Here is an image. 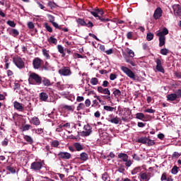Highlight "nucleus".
Wrapping results in <instances>:
<instances>
[{
	"mask_svg": "<svg viewBox=\"0 0 181 181\" xmlns=\"http://www.w3.org/2000/svg\"><path fill=\"white\" fill-rule=\"evenodd\" d=\"M42 54L45 56V57L47 59H50V54H49V51L46 49H42Z\"/></svg>",
	"mask_w": 181,
	"mask_h": 181,
	"instance_id": "37",
	"label": "nucleus"
},
{
	"mask_svg": "<svg viewBox=\"0 0 181 181\" xmlns=\"http://www.w3.org/2000/svg\"><path fill=\"white\" fill-rule=\"evenodd\" d=\"M45 166V160L36 159L35 161L33 162L30 165L31 170L34 172H40L41 169Z\"/></svg>",
	"mask_w": 181,
	"mask_h": 181,
	"instance_id": "1",
	"label": "nucleus"
},
{
	"mask_svg": "<svg viewBox=\"0 0 181 181\" xmlns=\"http://www.w3.org/2000/svg\"><path fill=\"white\" fill-rule=\"evenodd\" d=\"M57 49L58 52L62 54V57H64L66 56V53H64V47H63V46L60 45H57Z\"/></svg>",
	"mask_w": 181,
	"mask_h": 181,
	"instance_id": "26",
	"label": "nucleus"
},
{
	"mask_svg": "<svg viewBox=\"0 0 181 181\" xmlns=\"http://www.w3.org/2000/svg\"><path fill=\"white\" fill-rule=\"evenodd\" d=\"M9 33L11 35V36H13V37H16V36H19V31H18V30L16 29H11Z\"/></svg>",
	"mask_w": 181,
	"mask_h": 181,
	"instance_id": "32",
	"label": "nucleus"
},
{
	"mask_svg": "<svg viewBox=\"0 0 181 181\" xmlns=\"http://www.w3.org/2000/svg\"><path fill=\"white\" fill-rule=\"evenodd\" d=\"M6 170L10 172V173H16V169L12 166H7Z\"/></svg>",
	"mask_w": 181,
	"mask_h": 181,
	"instance_id": "43",
	"label": "nucleus"
},
{
	"mask_svg": "<svg viewBox=\"0 0 181 181\" xmlns=\"http://www.w3.org/2000/svg\"><path fill=\"white\" fill-rule=\"evenodd\" d=\"M136 119L142 120L144 118H145V115H144V113H141V112L136 113Z\"/></svg>",
	"mask_w": 181,
	"mask_h": 181,
	"instance_id": "38",
	"label": "nucleus"
},
{
	"mask_svg": "<svg viewBox=\"0 0 181 181\" xmlns=\"http://www.w3.org/2000/svg\"><path fill=\"white\" fill-rule=\"evenodd\" d=\"M122 112L124 113L121 115L122 121L127 122V121H128V117L131 115V110L129 108H124Z\"/></svg>",
	"mask_w": 181,
	"mask_h": 181,
	"instance_id": "13",
	"label": "nucleus"
},
{
	"mask_svg": "<svg viewBox=\"0 0 181 181\" xmlns=\"http://www.w3.org/2000/svg\"><path fill=\"white\" fill-rule=\"evenodd\" d=\"M112 91L115 98H118V97L121 96V90H119V89L113 88Z\"/></svg>",
	"mask_w": 181,
	"mask_h": 181,
	"instance_id": "30",
	"label": "nucleus"
},
{
	"mask_svg": "<svg viewBox=\"0 0 181 181\" xmlns=\"http://www.w3.org/2000/svg\"><path fill=\"white\" fill-rule=\"evenodd\" d=\"M107 121H109V122H112V124H121V119L118 117L108 119Z\"/></svg>",
	"mask_w": 181,
	"mask_h": 181,
	"instance_id": "21",
	"label": "nucleus"
},
{
	"mask_svg": "<svg viewBox=\"0 0 181 181\" xmlns=\"http://www.w3.org/2000/svg\"><path fill=\"white\" fill-rule=\"evenodd\" d=\"M142 172V168L136 167L134 170H132V175H136L137 173H141Z\"/></svg>",
	"mask_w": 181,
	"mask_h": 181,
	"instance_id": "28",
	"label": "nucleus"
},
{
	"mask_svg": "<svg viewBox=\"0 0 181 181\" xmlns=\"http://www.w3.org/2000/svg\"><path fill=\"white\" fill-rule=\"evenodd\" d=\"M78 23H79V25H81V26H86V25H87V23H86V21H84V20L81 19V18H78L77 21Z\"/></svg>",
	"mask_w": 181,
	"mask_h": 181,
	"instance_id": "49",
	"label": "nucleus"
},
{
	"mask_svg": "<svg viewBox=\"0 0 181 181\" xmlns=\"http://www.w3.org/2000/svg\"><path fill=\"white\" fill-rule=\"evenodd\" d=\"M13 105H14V108L16 110H17V111H20L22 112L23 111V110H25V108L23 107V105H22V103L18 102V101H15L13 103Z\"/></svg>",
	"mask_w": 181,
	"mask_h": 181,
	"instance_id": "17",
	"label": "nucleus"
},
{
	"mask_svg": "<svg viewBox=\"0 0 181 181\" xmlns=\"http://www.w3.org/2000/svg\"><path fill=\"white\" fill-rule=\"evenodd\" d=\"M162 15H163V11L162 10V8L158 7L154 11L153 18L155 19V21H158V19H160V18H162Z\"/></svg>",
	"mask_w": 181,
	"mask_h": 181,
	"instance_id": "11",
	"label": "nucleus"
},
{
	"mask_svg": "<svg viewBox=\"0 0 181 181\" xmlns=\"http://www.w3.org/2000/svg\"><path fill=\"white\" fill-rule=\"evenodd\" d=\"M121 70L124 71L129 77V78H132V80H135V74L128 67L122 66H121Z\"/></svg>",
	"mask_w": 181,
	"mask_h": 181,
	"instance_id": "9",
	"label": "nucleus"
},
{
	"mask_svg": "<svg viewBox=\"0 0 181 181\" xmlns=\"http://www.w3.org/2000/svg\"><path fill=\"white\" fill-rule=\"evenodd\" d=\"M168 33H169V30H168V28H164L162 31L156 34V36H160V35H161V36H166V35H168Z\"/></svg>",
	"mask_w": 181,
	"mask_h": 181,
	"instance_id": "27",
	"label": "nucleus"
},
{
	"mask_svg": "<svg viewBox=\"0 0 181 181\" xmlns=\"http://www.w3.org/2000/svg\"><path fill=\"white\" fill-rule=\"evenodd\" d=\"M42 84L45 86V87H49L50 86H52V83H50V80L44 78L42 80Z\"/></svg>",
	"mask_w": 181,
	"mask_h": 181,
	"instance_id": "31",
	"label": "nucleus"
},
{
	"mask_svg": "<svg viewBox=\"0 0 181 181\" xmlns=\"http://www.w3.org/2000/svg\"><path fill=\"white\" fill-rule=\"evenodd\" d=\"M177 169H179V168H177V166L175 165V166L172 168V170H171V173H172L173 175H177V172H178Z\"/></svg>",
	"mask_w": 181,
	"mask_h": 181,
	"instance_id": "46",
	"label": "nucleus"
},
{
	"mask_svg": "<svg viewBox=\"0 0 181 181\" xmlns=\"http://www.w3.org/2000/svg\"><path fill=\"white\" fill-rule=\"evenodd\" d=\"M117 170L119 172V173H124V172H125V167L124 165H121L119 167Z\"/></svg>",
	"mask_w": 181,
	"mask_h": 181,
	"instance_id": "52",
	"label": "nucleus"
},
{
	"mask_svg": "<svg viewBox=\"0 0 181 181\" xmlns=\"http://www.w3.org/2000/svg\"><path fill=\"white\" fill-rule=\"evenodd\" d=\"M102 179L104 181H110V175H108V173H105L104 174H103L102 175Z\"/></svg>",
	"mask_w": 181,
	"mask_h": 181,
	"instance_id": "41",
	"label": "nucleus"
},
{
	"mask_svg": "<svg viewBox=\"0 0 181 181\" xmlns=\"http://www.w3.org/2000/svg\"><path fill=\"white\" fill-rule=\"evenodd\" d=\"M90 84H92V86H97V84H98V78H92L90 79Z\"/></svg>",
	"mask_w": 181,
	"mask_h": 181,
	"instance_id": "40",
	"label": "nucleus"
},
{
	"mask_svg": "<svg viewBox=\"0 0 181 181\" xmlns=\"http://www.w3.org/2000/svg\"><path fill=\"white\" fill-rule=\"evenodd\" d=\"M151 173L148 171H141L139 173V179L141 181H149L151 180Z\"/></svg>",
	"mask_w": 181,
	"mask_h": 181,
	"instance_id": "8",
	"label": "nucleus"
},
{
	"mask_svg": "<svg viewBox=\"0 0 181 181\" xmlns=\"http://www.w3.org/2000/svg\"><path fill=\"white\" fill-rule=\"evenodd\" d=\"M80 160H83V162H86V160H88V154L87 153H81L80 154Z\"/></svg>",
	"mask_w": 181,
	"mask_h": 181,
	"instance_id": "25",
	"label": "nucleus"
},
{
	"mask_svg": "<svg viewBox=\"0 0 181 181\" xmlns=\"http://www.w3.org/2000/svg\"><path fill=\"white\" fill-rule=\"evenodd\" d=\"M117 158L121 159L123 162H125V166L127 168H130L132 165V160L128 159V154L120 153L118 154Z\"/></svg>",
	"mask_w": 181,
	"mask_h": 181,
	"instance_id": "5",
	"label": "nucleus"
},
{
	"mask_svg": "<svg viewBox=\"0 0 181 181\" xmlns=\"http://www.w3.org/2000/svg\"><path fill=\"white\" fill-rule=\"evenodd\" d=\"M7 25H8V26H11V28H15V26H16V23H15V22L12 21H8Z\"/></svg>",
	"mask_w": 181,
	"mask_h": 181,
	"instance_id": "51",
	"label": "nucleus"
},
{
	"mask_svg": "<svg viewBox=\"0 0 181 181\" xmlns=\"http://www.w3.org/2000/svg\"><path fill=\"white\" fill-rule=\"evenodd\" d=\"M58 156H59V159H64V160H69V159L71 158V154L70 153H67V152L60 151L58 153Z\"/></svg>",
	"mask_w": 181,
	"mask_h": 181,
	"instance_id": "14",
	"label": "nucleus"
},
{
	"mask_svg": "<svg viewBox=\"0 0 181 181\" xmlns=\"http://www.w3.org/2000/svg\"><path fill=\"white\" fill-rule=\"evenodd\" d=\"M23 138L24 141L28 142V144H29L30 145H32V144H33V138H32V136L26 134H23Z\"/></svg>",
	"mask_w": 181,
	"mask_h": 181,
	"instance_id": "19",
	"label": "nucleus"
},
{
	"mask_svg": "<svg viewBox=\"0 0 181 181\" xmlns=\"http://www.w3.org/2000/svg\"><path fill=\"white\" fill-rule=\"evenodd\" d=\"M47 42L52 45H57V39L54 38L53 36L48 38Z\"/></svg>",
	"mask_w": 181,
	"mask_h": 181,
	"instance_id": "33",
	"label": "nucleus"
},
{
	"mask_svg": "<svg viewBox=\"0 0 181 181\" xmlns=\"http://www.w3.org/2000/svg\"><path fill=\"white\" fill-rule=\"evenodd\" d=\"M90 13L95 18H98L99 21H100L101 22H105L106 21L105 18H103V17L99 16V15H101V16L104 15V10L101 8L100 9L98 8H94L92 11H90Z\"/></svg>",
	"mask_w": 181,
	"mask_h": 181,
	"instance_id": "4",
	"label": "nucleus"
},
{
	"mask_svg": "<svg viewBox=\"0 0 181 181\" xmlns=\"http://www.w3.org/2000/svg\"><path fill=\"white\" fill-rule=\"evenodd\" d=\"M86 108V105L84 103H79L77 106V111H81V110H84Z\"/></svg>",
	"mask_w": 181,
	"mask_h": 181,
	"instance_id": "48",
	"label": "nucleus"
},
{
	"mask_svg": "<svg viewBox=\"0 0 181 181\" xmlns=\"http://www.w3.org/2000/svg\"><path fill=\"white\" fill-rule=\"evenodd\" d=\"M28 83L33 85L42 84V77L36 73H31L28 78Z\"/></svg>",
	"mask_w": 181,
	"mask_h": 181,
	"instance_id": "2",
	"label": "nucleus"
},
{
	"mask_svg": "<svg viewBox=\"0 0 181 181\" xmlns=\"http://www.w3.org/2000/svg\"><path fill=\"white\" fill-rule=\"evenodd\" d=\"M34 131H35V134H37V135H40V134H43V132H44V130L42 128L34 129Z\"/></svg>",
	"mask_w": 181,
	"mask_h": 181,
	"instance_id": "45",
	"label": "nucleus"
},
{
	"mask_svg": "<svg viewBox=\"0 0 181 181\" xmlns=\"http://www.w3.org/2000/svg\"><path fill=\"white\" fill-rule=\"evenodd\" d=\"M42 64H43V61L39 57L35 58L33 61V66L35 70H39L42 67Z\"/></svg>",
	"mask_w": 181,
	"mask_h": 181,
	"instance_id": "10",
	"label": "nucleus"
},
{
	"mask_svg": "<svg viewBox=\"0 0 181 181\" xmlns=\"http://www.w3.org/2000/svg\"><path fill=\"white\" fill-rule=\"evenodd\" d=\"M50 144L52 148H57V146L60 145V142H59V141L57 140H53L52 141L50 142Z\"/></svg>",
	"mask_w": 181,
	"mask_h": 181,
	"instance_id": "34",
	"label": "nucleus"
},
{
	"mask_svg": "<svg viewBox=\"0 0 181 181\" xmlns=\"http://www.w3.org/2000/svg\"><path fill=\"white\" fill-rule=\"evenodd\" d=\"M103 109L105 110V111H107L109 112H112L115 110V107H112L111 106L105 105V106L103 107Z\"/></svg>",
	"mask_w": 181,
	"mask_h": 181,
	"instance_id": "35",
	"label": "nucleus"
},
{
	"mask_svg": "<svg viewBox=\"0 0 181 181\" xmlns=\"http://www.w3.org/2000/svg\"><path fill=\"white\" fill-rule=\"evenodd\" d=\"M62 131H63V126L59 124L56 129V132H62Z\"/></svg>",
	"mask_w": 181,
	"mask_h": 181,
	"instance_id": "57",
	"label": "nucleus"
},
{
	"mask_svg": "<svg viewBox=\"0 0 181 181\" xmlns=\"http://www.w3.org/2000/svg\"><path fill=\"white\" fill-rule=\"evenodd\" d=\"M74 146L78 151H83V149H84V147H83V145H81L80 143H75Z\"/></svg>",
	"mask_w": 181,
	"mask_h": 181,
	"instance_id": "29",
	"label": "nucleus"
},
{
	"mask_svg": "<svg viewBox=\"0 0 181 181\" xmlns=\"http://www.w3.org/2000/svg\"><path fill=\"white\" fill-rule=\"evenodd\" d=\"M173 9L174 11V14L177 16H181V7L179 4H174L173 6Z\"/></svg>",
	"mask_w": 181,
	"mask_h": 181,
	"instance_id": "16",
	"label": "nucleus"
},
{
	"mask_svg": "<svg viewBox=\"0 0 181 181\" xmlns=\"http://www.w3.org/2000/svg\"><path fill=\"white\" fill-rule=\"evenodd\" d=\"M160 53V54H163V56H168V54L169 53V49L166 48L161 49Z\"/></svg>",
	"mask_w": 181,
	"mask_h": 181,
	"instance_id": "39",
	"label": "nucleus"
},
{
	"mask_svg": "<svg viewBox=\"0 0 181 181\" xmlns=\"http://www.w3.org/2000/svg\"><path fill=\"white\" fill-rule=\"evenodd\" d=\"M83 129L84 130L81 133V136H89V135H91V132H93V130H91V126L86 124Z\"/></svg>",
	"mask_w": 181,
	"mask_h": 181,
	"instance_id": "12",
	"label": "nucleus"
},
{
	"mask_svg": "<svg viewBox=\"0 0 181 181\" xmlns=\"http://www.w3.org/2000/svg\"><path fill=\"white\" fill-rule=\"evenodd\" d=\"M45 28L47 29V32H49L50 33L53 32V28H52L50 25H47V23L45 24Z\"/></svg>",
	"mask_w": 181,
	"mask_h": 181,
	"instance_id": "53",
	"label": "nucleus"
},
{
	"mask_svg": "<svg viewBox=\"0 0 181 181\" xmlns=\"http://www.w3.org/2000/svg\"><path fill=\"white\" fill-rule=\"evenodd\" d=\"M144 112H148V114H153L155 112V110L153 109H146Z\"/></svg>",
	"mask_w": 181,
	"mask_h": 181,
	"instance_id": "59",
	"label": "nucleus"
},
{
	"mask_svg": "<svg viewBox=\"0 0 181 181\" xmlns=\"http://www.w3.org/2000/svg\"><path fill=\"white\" fill-rule=\"evenodd\" d=\"M156 63V70L160 71V73H165V69H163V66H162V61H160L159 59H157Z\"/></svg>",
	"mask_w": 181,
	"mask_h": 181,
	"instance_id": "15",
	"label": "nucleus"
},
{
	"mask_svg": "<svg viewBox=\"0 0 181 181\" xmlns=\"http://www.w3.org/2000/svg\"><path fill=\"white\" fill-rule=\"evenodd\" d=\"M117 78V74H110V80H111L112 81H114V80H115Z\"/></svg>",
	"mask_w": 181,
	"mask_h": 181,
	"instance_id": "54",
	"label": "nucleus"
},
{
	"mask_svg": "<svg viewBox=\"0 0 181 181\" xmlns=\"http://www.w3.org/2000/svg\"><path fill=\"white\" fill-rule=\"evenodd\" d=\"M133 159H134V160H141V158H139V156H137L136 153H134L132 156Z\"/></svg>",
	"mask_w": 181,
	"mask_h": 181,
	"instance_id": "61",
	"label": "nucleus"
},
{
	"mask_svg": "<svg viewBox=\"0 0 181 181\" xmlns=\"http://www.w3.org/2000/svg\"><path fill=\"white\" fill-rule=\"evenodd\" d=\"M30 124H33V125H40V120L37 117H33L31 120L30 121Z\"/></svg>",
	"mask_w": 181,
	"mask_h": 181,
	"instance_id": "20",
	"label": "nucleus"
},
{
	"mask_svg": "<svg viewBox=\"0 0 181 181\" xmlns=\"http://www.w3.org/2000/svg\"><path fill=\"white\" fill-rule=\"evenodd\" d=\"M167 177H166V173H163L162 176H161V178H160V180L161 181H163V180H167Z\"/></svg>",
	"mask_w": 181,
	"mask_h": 181,
	"instance_id": "63",
	"label": "nucleus"
},
{
	"mask_svg": "<svg viewBox=\"0 0 181 181\" xmlns=\"http://www.w3.org/2000/svg\"><path fill=\"white\" fill-rule=\"evenodd\" d=\"M49 98V95H47V93H45V92H42L41 93H40V100H41V101H47V99Z\"/></svg>",
	"mask_w": 181,
	"mask_h": 181,
	"instance_id": "22",
	"label": "nucleus"
},
{
	"mask_svg": "<svg viewBox=\"0 0 181 181\" xmlns=\"http://www.w3.org/2000/svg\"><path fill=\"white\" fill-rule=\"evenodd\" d=\"M58 73L64 77H69L72 74L71 69L69 66H63L58 71Z\"/></svg>",
	"mask_w": 181,
	"mask_h": 181,
	"instance_id": "6",
	"label": "nucleus"
},
{
	"mask_svg": "<svg viewBox=\"0 0 181 181\" xmlns=\"http://www.w3.org/2000/svg\"><path fill=\"white\" fill-rule=\"evenodd\" d=\"M132 35H134V33L128 32L127 34V39H129V40L132 39Z\"/></svg>",
	"mask_w": 181,
	"mask_h": 181,
	"instance_id": "62",
	"label": "nucleus"
},
{
	"mask_svg": "<svg viewBox=\"0 0 181 181\" xmlns=\"http://www.w3.org/2000/svg\"><path fill=\"white\" fill-rule=\"evenodd\" d=\"M64 108L65 110H67L68 111H74V105H65L64 106Z\"/></svg>",
	"mask_w": 181,
	"mask_h": 181,
	"instance_id": "44",
	"label": "nucleus"
},
{
	"mask_svg": "<svg viewBox=\"0 0 181 181\" xmlns=\"http://www.w3.org/2000/svg\"><path fill=\"white\" fill-rule=\"evenodd\" d=\"M97 91L99 92L100 94H105V95L103 96L105 100L111 101V91H110V89L103 88V86H98Z\"/></svg>",
	"mask_w": 181,
	"mask_h": 181,
	"instance_id": "3",
	"label": "nucleus"
},
{
	"mask_svg": "<svg viewBox=\"0 0 181 181\" xmlns=\"http://www.w3.org/2000/svg\"><path fill=\"white\" fill-rule=\"evenodd\" d=\"M180 155H181L180 153L175 151L173 154V158H175V159H177L180 156Z\"/></svg>",
	"mask_w": 181,
	"mask_h": 181,
	"instance_id": "58",
	"label": "nucleus"
},
{
	"mask_svg": "<svg viewBox=\"0 0 181 181\" xmlns=\"http://www.w3.org/2000/svg\"><path fill=\"white\" fill-rule=\"evenodd\" d=\"M146 39L148 42H151V40H153V33H148L146 35Z\"/></svg>",
	"mask_w": 181,
	"mask_h": 181,
	"instance_id": "42",
	"label": "nucleus"
},
{
	"mask_svg": "<svg viewBox=\"0 0 181 181\" xmlns=\"http://www.w3.org/2000/svg\"><path fill=\"white\" fill-rule=\"evenodd\" d=\"M48 6H49L51 9H53V8H56L57 5H56V3L52 1H48Z\"/></svg>",
	"mask_w": 181,
	"mask_h": 181,
	"instance_id": "47",
	"label": "nucleus"
},
{
	"mask_svg": "<svg viewBox=\"0 0 181 181\" xmlns=\"http://www.w3.org/2000/svg\"><path fill=\"white\" fill-rule=\"evenodd\" d=\"M9 143V141L8 139H5L4 141L1 142L2 146H8V144Z\"/></svg>",
	"mask_w": 181,
	"mask_h": 181,
	"instance_id": "55",
	"label": "nucleus"
},
{
	"mask_svg": "<svg viewBox=\"0 0 181 181\" xmlns=\"http://www.w3.org/2000/svg\"><path fill=\"white\" fill-rule=\"evenodd\" d=\"M77 103H81L82 101H84V97L83 96H78L76 98Z\"/></svg>",
	"mask_w": 181,
	"mask_h": 181,
	"instance_id": "60",
	"label": "nucleus"
},
{
	"mask_svg": "<svg viewBox=\"0 0 181 181\" xmlns=\"http://www.w3.org/2000/svg\"><path fill=\"white\" fill-rule=\"evenodd\" d=\"M160 35H157L159 37V47H162V46H165V43H166V37L162 36L161 34H159Z\"/></svg>",
	"mask_w": 181,
	"mask_h": 181,
	"instance_id": "18",
	"label": "nucleus"
},
{
	"mask_svg": "<svg viewBox=\"0 0 181 181\" xmlns=\"http://www.w3.org/2000/svg\"><path fill=\"white\" fill-rule=\"evenodd\" d=\"M174 74L177 77V78H181V72H175Z\"/></svg>",
	"mask_w": 181,
	"mask_h": 181,
	"instance_id": "64",
	"label": "nucleus"
},
{
	"mask_svg": "<svg viewBox=\"0 0 181 181\" xmlns=\"http://www.w3.org/2000/svg\"><path fill=\"white\" fill-rule=\"evenodd\" d=\"M147 141H148V137L142 136V137L139 138L136 140V142H138L139 144H143L144 145H146Z\"/></svg>",
	"mask_w": 181,
	"mask_h": 181,
	"instance_id": "24",
	"label": "nucleus"
},
{
	"mask_svg": "<svg viewBox=\"0 0 181 181\" xmlns=\"http://www.w3.org/2000/svg\"><path fill=\"white\" fill-rule=\"evenodd\" d=\"M13 62L18 69H25V62H23V59H22V58L20 57H14L13 59Z\"/></svg>",
	"mask_w": 181,
	"mask_h": 181,
	"instance_id": "7",
	"label": "nucleus"
},
{
	"mask_svg": "<svg viewBox=\"0 0 181 181\" xmlns=\"http://www.w3.org/2000/svg\"><path fill=\"white\" fill-rule=\"evenodd\" d=\"M30 128H32V126H30V124H25L23 127V132L29 131Z\"/></svg>",
	"mask_w": 181,
	"mask_h": 181,
	"instance_id": "50",
	"label": "nucleus"
},
{
	"mask_svg": "<svg viewBox=\"0 0 181 181\" xmlns=\"http://www.w3.org/2000/svg\"><path fill=\"white\" fill-rule=\"evenodd\" d=\"M53 27L55 28L56 29H62V25H59V24H57V23L54 22L52 23Z\"/></svg>",
	"mask_w": 181,
	"mask_h": 181,
	"instance_id": "56",
	"label": "nucleus"
},
{
	"mask_svg": "<svg viewBox=\"0 0 181 181\" xmlns=\"http://www.w3.org/2000/svg\"><path fill=\"white\" fill-rule=\"evenodd\" d=\"M177 98L178 97L177 93H171L167 95V100L168 101H175V100H176Z\"/></svg>",
	"mask_w": 181,
	"mask_h": 181,
	"instance_id": "23",
	"label": "nucleus"
},
{
	"mask_svg": "<svg viewBox=\"0 0 181 181\" xmlns=\"http://www.w3.org/2000/svg\"><path fill=\"white\" fill-rule=\"evenodd\" d=\"M146 145L147 146H153V145H155V141L152 140L149 138H147V141H146Z\"/></svg>",
	"mask_w": 181,
	"mask_h": 181,
	"instance_id": "36",
	"label": "nucleus"
}]
</instances>
